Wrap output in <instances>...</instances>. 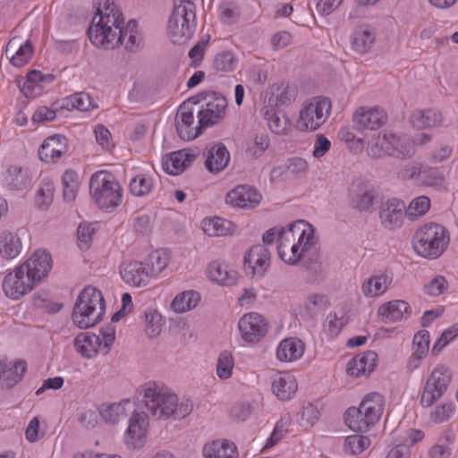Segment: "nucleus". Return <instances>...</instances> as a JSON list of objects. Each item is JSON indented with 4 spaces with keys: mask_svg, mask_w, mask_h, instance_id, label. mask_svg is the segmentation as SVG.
Returning <instances> with one entry per match:
<instances>
[{
    "mask_svg": "<svg viewBox=\"0 0 458 458\" xmlns=\"http://www.w3.org/2000/svg\"><path fill=\"white\" fill-rule=\"evenodd\" d=\"M124 408L123 403H111L103 405L99 411L102 418L109 423L114 424L119 421L121 415L123 413Z\"/></svg>",
    "mask_w": 458,
    "mask_h": 458,
    "instance_id": "obj_56",
    "label": "nucleus"
},
{
    "mask_svg": "<svg viewBox=\"0 0 458 458\" xmlns=\"http://www.w3.org/2000/svg\"><path fill=\"white\" fill-rule=\"evenodd\" d=\"M377 358V355L373 351H367L353 357L347 364V373L354 377L369 374L376 367Z\"/></svg>",
    "mask_w": 458,
    "mask_h": 458,
    "instance_id": "obj_27",
    "label": "nucleus"
},
{
    "mask_svg": "<svg viewBox=\"0 0 458 458\" xmlns=\"http://www.w3.org/2000/svg\"><path fill=\"white\" fill-rule=\"evenodd\" d=\"M124 19L121 10L114 2L106 0L103 9H98V16L92 20L88 29L90 42L104 49H114L119 47L116 32L123 27Z\"/></svg>",
    "mask_w": 458,
    "mask_h": 458,
    "instance_id": "obj_3",
    "label": "nucleus"
},
{
    "mask_svg": "<svg viewBox=\"0 0 458 458\" xmlns=\"http://www.w3.org/2000/svg\"><path fill=\"white\" fill-rule=\"evenodd\" d=\"M174 10L168 20L167 31L174 43L191 38L196 29L195 4L192 1L173 0Z\"/></svg>",
    "mask_w": 458,
    "mask_h": 458,
    "instance_id": "obj_6",
    "label": "nucleus"
},
{
    "mask_svg": "<svg viewBox=\"0 0 458 458\" xmlns=\"http://www.w3.org/2000/svg\"><path fill=\"white\" fill-rule=\"evenodd\" d=\"M307 251H302V245L293 243L288 249H284V254L279 256L283 261L289 265H295L298 261L305 256Z\"/></svg>",
    "mask_w": 458,
    "mask_h": 458,
    "instance_id": "obj_58",
    "label": "nucleus"
},
{
    "mask_svg": "<svg viewBox=\"0 0 458 458\" xmlns=\"http://www.w3.org/2000/svg\"><path fill=\"white\" fill-rule=\"evenodd\" d=\"M206 168L210 173L223 171L230 160V154L223 143L214 144L207 148L204 154Z\"/></svg>",
    "mask_w": 458,
    "mask_h": 458,
    "instance_id": "obj_24",
    "label": "nucleus"
},
{
    "mask_svg": "<svg viewBox=\"0 0 458 458\" xmlns=\"http://www.w3.org/2000/svg\"><path fill=\"white\" fill-rule=\"evenodd\" d=\"M447 282L444 276H437L424 286V292L429 296H439L447 289Z\"/></svg>",
    "mask_w": 458,
    "mask_h": 458,
    "instance_id": "obj_60",
    "label": "nucleus"
},
{
    "mask_svg": "<svg viewBox=\"0 0 458 458\" xmlns=\"http://www.w3.org/2000/svg\"><path fill=\"white\" fill-rule=\"evenodd\" d=\"M68 150V139L60 134L47 138L38 148V157L46 163H55Z\"/></svg>",
    "mask_w": 458,
    "mask_h": 458,
    "instance_id": "obj_21",
    "label": "nucleus"
},
{
    "mask_svg": "<svg viewBox=\"0 0 458 458\" xmlns=\"http://www.w3.org/2000/svg\"><path fill=\"white\" fill-rule=\"evenodd\" d=\"M116 38H119V46L125 41V48L130 52H136L141 45V38L138 35L137 21L130 20L126 27L116 32Z\"/></svg>",
    "mask_w": 458,
    "mask_h": 458,
    "instance_id": "obj_39",
    "label": "nucleus"
},
{
    "mask_svg": "<svg viewBox=\"0 0 458 458\" xmlns=\"http://www.w3.org/2000/svg\"><path fill=\"white\" fill-rule=\"evenodd\" d=\"M147 322L146 334L149 337H155L161 332V316L156 310L147 311L145 313Z\"/></svg>",
    "mask_w": 458,
    "mask_h": 458,
    "instance_id": "obj_57",
    "label": "nucleus"
},
{
    "mask_svg": "<svg viewBox=\"0 0 458 458\" xmlns=\"http://www.w3.org/2000/svg\"><path fill=\"white\" fill-rule=\"evenodd\" d=\"M203 231L208 236H224L234 232L236 225L230 220L222 217L204 219L202 223Z\"/></svg>",
    "mask_w": 458,
    "mask_h": 458,
    "instance_id": "obj_36",
    "label": "nucleus"
},
{
    "mask_svg": "<svg viewBox=\"0 0 458 458\" xmlns=\"http://www.w3.org/2000/svg\"><path fill=\"white\" fill-rule=\"evenodd\" d=\"M238 327L242 338L248 343H258L268 330L267 320L257 312L243 315L238 322Z\"/></svg>",
    "mask_w": 458,
    "mask_h": 458,
    "instance_id": "obj_13",
    "label": "nucleus"
},
{
    "mask_svg": "<svg viewBox=\"0 0 458 458\" xmlns=\"http://www.w3.org/2000/svg\"><path fill=\"white\" fill-rule=\"evenodd\" d=\"M359 407L375 426L380 420L385 407V398L378 393H370L364 396Z\"/></svg>",
    "mask_w": 458,
    "mask_h": 458,
    "instance_id": "obj_30",
    "label": "nucleus"
},
{
    "mask_svg": "<svg viewBox=\"0 0 458 458\" xmlns=\"http://www.w3.org/2000/svg\"><path fill=\"white\" fill-rule=\"evenodd\" d=\"M94 233L95 229L91 225H80L77 230V237L81 250H86L89 248V244L91 242Z\"/></svg>",
    "mask_w": 458,
    "mask_h": 458,
    "instance_id": "obj_61",
    "label": "nucleus"
},
{
    "mask_svg": "<svg viewBox=\"0 0 458 458\" xmlns=\"http://www.w3.org/2000/svg\"><path fill=\"white\" fill-rule=\"evenodd\" d=\"M20 267L37 284L47 276L52 267V259L46 250H38Z\"/></svg>",
    "mask_w": 458,
    "mask_h": 458,
    "instance_id": "obj_16",
    "label": "nucleus"
},
{
    "mask_svg": "<svg viewBox=\"0 0 458 458\" xmlns=\"http://www.w3.org/2000/svg\"><path fill=\"white\" fill-rule=\"evenodd\" d=\"M411 121L415 128L424 129L440 125L443 117L439 111L428 108L413 112Z\"/></svg>",
    "mask_w": 458,
    "mask_h": 458,
    "instance_id": "obj_38",
    "label": "nucleus"
},
{
    "mask_svg": "<svg viewBox=\"0 0 458 458\" xmlns=\"http://www.w3.org/2000/svg\"><path fill=\"white\" fill-rule=\"evenodd\" d=\"M261 194L252 186L242 184L226 194V202L241 208H253L261 200Z\"/></svg>",
    "mask_w": 458,
    "mask_h": 458,
    "instance_id": "obj_18",
    "label": "nucleus"
},
{
    "mask_svg": "<svg viewBox=\"0 0 458 458\" xmlns=\"http://www.w3.org/2000/svg\"><path fill=\"white\" fill-rule=\"evenodd\" d=\"M226 98L216 92H200L182 103L175 115L179 137L190 140L201 134L203 129L222 121L227 107Z\"/></svg>",
    "mask_w": 458,
    "mask_h": 458,
    "instance_id": "obj_1",
    "label": "nucleus"
},
{
    "mask_svg": "<svg viewBox=\"0 0 458 458\" xmlns=\"http://www.w3.org/2000/svg\"><path fill=\"white\" fill-rule=\"evenodd\" d=\"M420 181L426 186H439L444 182V175L435 167H422Z\"/></svg>",
    "mask_w": 458,
    "mask_h": 458,
    "instance_id": "obj_54",
    "label": "nucleus"
},
{
    "mask_svg": "<svg viewBox=\"0 0 458 458\" xmlns=\"http://www.w3.org/2000/svg\"><path fill=\"white\" fill-rule=\"evenodd\" d=\"M252 412V408L249 403H237L230 409L229 416L233 420L244 421Z\"/></svg>",
    "mask_w": 458,
    "mask_h": 458,
    "instance_id": "obj_59",
    "label": "nucleus"
},
{
    "mask_svg": "<svg viewBox=\"0 0 458 458\" xmlns=\"http://www.w3.org/2000/svg\"><path fill=\"white\" fill-rule=\"evenodd\" d=\"M26 369V362L23 360L12 364L5 360H0V386L12 388L21 380Z\"/></svg>",
    "mask_w": 458,
    "mask_h": 458,
    "instance_id": "obj_23",
    "label": "nucleus"
},
{
    "mask_svg": "<svg viewBox=\"0 0 458 458\" xmlns=\"http://www.w3.org/2000/svg\"><path fill=\"white\" fill-rule=\"evenodd\" d=\"M369 155L373 158L389 156L395 158H411L415 154L411 140L392 132L378 134L368 148Z\"/></svg>",
    "mask_w": 458,
    "mask_h": 458,
    "instance_id": "obj_8",
    "label": "nucleus"
},
{
    "mask_svg": "<svg viewBox=\"0 0 458 458\" xmlns=\"http://www.w3.org/2000/svg\"><path fill=\"white\" fill-rule=\"evenodd\" d=\"M352 121L354 127L359 131H374L386 124L387 115L386 112L379 107H360L353 114Z\"/></svg>",
    "mask_w": 458,
    "mask_h": 458,
    "instance_id": "obj_17",
    "label": "nucleus"
},
{
    "mask_svg": "<svg viewBox=\"0 0 458 458\" xmlns=\"http://www.w3.org/2000/svg\"><path fill=\"white\" fill-rule=\"evenodd\" d=\"M148 426V415L143 411H135L129 420V426L124 436L127 445L134 449L142 447Z\"/></svg>",
    "mask_w": 458,
    "mask_h": 458,
    "instance_id": "obj_19",
    "label": "nucleus"
},
{
    "mask_svg": "<svg viewBox=\"0 0 458 458\" xmlns=\"http://www.w3.org/2000/svg\"><path fill=\"white\" fill-rule=\"evenodd\" d=\"M298 236L299 244L302 245V251H309L314 245V229L304 220H298L289 225L288 229L281 228L278 231L277 250L279 256L284 254V249L294 243Z\"/></svg>",
    "mask_w": 458,
    "mask_h": 458,
    "instance_id": "obj_10",
    "label": "nucleus"
},
{
    "mask_svg": "<svg viewBox=\"0 0 458 458\" xmlns=\"http://www.w3.org/2000/svg\"><path fill=\"white\" fill-rule=\"evenodd\" d=\"M28 178L21 168L12 166L5 176L6 186L11 190H20L26 186Z\"/></svg>",
    "mask_w": 458,
    "mask_h": 458,
    "instance_id": "obj_51",
    "label": "nucleus"
},
{
    "mask_svg": "<svg viewBox=\"0 0 458 458\" xmlns=\"http://www.w3.org/2000/svg\"><path fill=\"white\" fill-rule=\"evenodd\" d=\"M25 437L30 443L37 442L44 437V432L39 430V420L38 417H34L30 421L25 431Z\"/></svg>",
    "mask_w": 458,
    "mask_h": 458,
    "instance_id": "obj_64",
    "label": "nucleus"
},
{
    "mask_svg": "<svg viewBox=\"0 0 458 458\" xmlns=\"http://www.w3.org/2000/svg\"><path fill=\"white\" fill-rule=\"evenodd\" d=\"M268 136L265 133H261L255 137L254 144L251 148H249V152L251 156L259 157L268 148Z\"/></svg>",
    "mask_w": 458,
    "mask_h": 458,
    "instance_id": "obj_63",
    "label": "nucleus"
},
{
    "mask_svg": "<svg viewBox=\"0 0 458 458\" xmlns=\"http://www.w3.org/2000/svg\"><path fill=\"white\" fill-rule=\"evenodd\" d=\"M208 273L210 280L221 284L232 285L237 281V273L229 270L225 264L217 261L209 264Z\"/></svg>",
    "mask_w": 458,
    "mask_h": 458,
    "instance_id": "obj_40",
    "label": "nucleus"
},
{
    "mask_svg": "<svg viewBox=\"0 0 458 458\" xmlns=\"http://www.w3.org/2000/svg\"><path fill=\"white\" fill-rule=\"evenodd\" d=\"M370 445L369 437L362 435L348 436L344 440V453L351 455H357L362 453Z\"/></svg>",
    "mask_w": 458,
    "mask_h": 458,
    "instance_id": "obj_46",
    "label": "nucleus"
},
{
    "mask_svg": "<svg viewBox=\"0 0 458 458\" xmlns=\"http://www.w3.org/2000/svg\"><path fill=\"white\" fill-rule=\"evenodd\" d=\"M409 309V304L404 301H392L379 307L378 315L386 323L395 322L403 319Z\"/></svg>",
    "mask_w": 458,
    "mask_h": 458,
    "instance_id": "obj_37",
    "label": "nucleus"
},
{
    "mask_svg": "<svg viewBox=\"0 0 458 458\" xmlns=\"http://www.w3.org/2000/svg\"><path fill=\"white\" fill-rule=\"evenodd\" d=\"M297 388V381L291 373L278 371L273 376L272 390L281 401L292 398L296 393Z\"/></svg>",
    "mask_w": 458,
    "mask_h": 458,
    "instance_id": "obj_25",
    "label": "nucleus"
},
{
    "mask_svg": "<svg viewBox=\"0 0 458 458\" xmlns=\"http://www.w3.org/2000/svg\"><path fill=\"white\" fill-rule=\"evenodd\" d=\"M35 284L34 281L19 266L13 272L5 276L3 282V290L7 297L13 300H19L30 292Z\"/></svg>",
    "mask_w": 458,
    "mask_h": 458,
    "instance_id": "obj_15",
    "label": "nucleus"
},
{
    "mask_svg": "<svg viewBox=\"0 0 458 458\" xmlns=\"http://www.w3.org/2000/svg\"><path fill=\"white\" fill-rule=\"evenodd\" d=\"M345 424L355 432H368L374 427L371 420L360 407H350L344 413Z\"/></svg>",
    "mask_w": 458,
    "mask_h": 458,
    "instance_id": "obj_35",
    "label": "nucleus"
},
{
    "mask_svg": "<svg viewBox=\"0 0 458 458\" xmlns=\"http://www.w3.org/2000/svg\"><path fill=\"white\" fill-rule=\"evenodd\" d=\"M168 256L161 250L151 252L146 263H144L145 273L148 277L156 276L161 273L168 265Z\"/></svg>",
    "mask_w": 458,
    "mask_h": 458,
    "instance_id": "obj_44",
    "label": "nucleus"
},
{
    "mask_svg": "<svg viewBox=\"0 0 458 458\" xmlns=\"http://www.w3.org/2000/svg\"><path fill=\"white\" fill-rule=\"evenodd\" d=\"M62 106L67 109H77L81 112H87L98 107L91 96L86 92L74 93L64 98Z\"/></svg>",
    "mask_w": 458,
    "mask_h": 458,
    "instance_id": "obj_43",
    "label": "nucleus"
},
{
    "mask_svg": "<svg viewBox=\"0 0 458 458\" xmlns=\"http://www.w3.org/2000/svg\"><path fill=\"white\" fill-rule=\"evenodd\" d=\"M375 42V33L369 25H360L352 35V48L358 54H366Z\"/></svg>",
    "mask_w": 458,
    "mask_h": 458,
    "instance_id": "obj_32",
    "label": "nucleus"
},
{
    "mask_svg": "<svg viewBox=\"0 0 458 458\" xmlns=\"http://www.w3.org/2000/svg\"><path fill=\"white\" fill-rule=\"evenodd\" d=\"M234 366L233 358L229 351H224L219 354L216 364V374L221 379H227L232 376Z\"/></svg>",
    "mask_w": 458,
    "mask_h": 458,
    "instance_id": "obj_53",
    "label": "nucleus"
},
{
    "mask_svg": "<svg viewBox=\"0 0 458 458\" xmlns=\"http://www.w3.org/2000/svg\"><path fill=\"white\" fill-rule=\"evenodd\" d=\"M54 198V184L51 182H45L38 191L37 202L38 205H49Z\"/></svg>",
    "mask_w": 458,
    "mask_h": 458,
    "instance_id": "obj_62",
    "label": "nucleus"
},
{
    "mask_svg": "<svg viewBox=\"0 0 458 458\" xmlns=\"http://www.w3.org/2000/svg\"><path fill=\"white\" fill-rule=\"evenodd\" d=\"M449 243L448 231L441 225L430 223L420 226L413 236V249L421 257L437 259Z\"/></svg>",
    "mask_w": 458,
    "mask_h": 458,
    "instance_id": "obj_5",
    "label": "nucleus"
},
{
    "mask_svg": "<svg viewBox=\"0 0 458 458\" xmlns=\"http://www.w3.org/2000/svg\"><path fill=\"white\" fill-rule=\"evenodd\" d=\"M330 110L331 102L327 98H313L300 111L297 127L301 131H316L326 123Z\"/></svg>",
    "mask_w": 458,
    "mask_h": 458,
    "instance_id": "obj_9",
    "label": "nucleus"
},
{
    "mask_svg": "<svg viewBox=\"0 0 458 458\" xmlns=\"http://www.w3.org/2000/svg\"><path fill=\"white\" fill-rule=\"evenodd\" d=\"M200 300V295L195 291H185L178 294L172 301L171 308L178 313L186 312L195 308Z\"/></svg>",
    "mask_w": 458,
    "mask_h": 458,
    "instance_id": "obj_45",
    "label": "nucleus"
},
{
    "mask_svg": "<svg viewBox=\"0 0 458 458\" xmlns=\"http://www.w3.org/2000/svg\"><path fill=\"white\" fill-rule=\"evenodd\" d=\"M106 303L101 291L94 286H86L79 294L72 318L80 328H89L103 319Z\"/></svg>",
    "mask_w": 458,
    "mask_h": 458,
    "instance_id": "obj_4",
    "label": "nucleus"
},
{
    "mask_svg": "<svg viewBox=\"0 0 458 458\" xmlns=\"http://www.w3.org/2000/svg\"><path fill=\"white\" fill-rule=\"evenodd\" d=\"M452 379L451 370L443 366L436 367L426 380L420 398L423 407H431L446 391Z\"/></svg>",
    "mask_w": 458,
    "mask_h": 458,
    "instance_id": "obj_11",
    "label": "nucleus"
},
{
    "mask_svg": "<svg viewBox=\"0 0 458 458\" xmlns=\"http://www.w3.org/2000/svg\"><path fill=\"white\" fill-rule=\"evenodd\" d=\"M77 174L74 171L67 170L62 176L63 196L65 201H72L76 198L78 190Z\"/></svg>",
    "mask_w": 458,
    "mask_h": 458,
    "instance_id": "obj_50",
    "label": "nucleus"
},
{
    "mask_svg": "<svg viewBox=\"0 0 458 458\" xmlns=\"http://www.w3.org/2000/svg\"><path fill=\"white\" fill-rule=\"evenodd\" d=\"M101 345L100 337L91 333H81L74 339L75 350L87 359L95 357Z\"/></svg>",
    "mask_w": 458,
    "mask_h": 458,
    "instance_id": "obj_31",
    "label": "nucleus"
},
{
    "mask_svg": "<svg viewBox=\"0 0 458 458\" xmlns=\"http://www.w3.org/2000/svg\"><path fill=\"white\" fill-rule=\"evenodd\" d=\"M238 64V59L231 51H223L216 55L213 68L221 72H233Z\"/></svg>",
    "mask_w": 458,
    "mask_h": 458,
    "instance_id": "obj_48",
    "label": "nucleus"
},
{
    "mask_svg": "<svg viewBox=\"0 0 458 458\" xmlns=\"http://www.w3.org/2000/svg\"><path fill=\"white\" fill-rule=\"evenodd\" d=\"M205 458H238L236 445L226 439L214 440L203 447Z\"/></svg>",
    "mask_w": 458,
    "mask_h": 458,
    "instance_id": "obj_28",
    "label": "nucleus"
},
{
    "mask_svg": "<svg viewBox=\"0 0 458 458\" xmlns=\"http://www.w3.org/2000/svg\"><path fill=\"white\" fill-rule=\"evenodd\" d=\"M430 208V199L427 196H420L415 198L410 203L405 214L411 219H415L427 213Z\"/></svg>",
    "mask_w": 458,
    "mask_h": 458,
    "instance_id": "obj_52",
    "label": "nucleus"
},
{
    "mask_svg": "<svg viewBox=\"0 0 458 458\" xmlns=\"http://www.w3.org/2000/svg\"><path fill=\"white\" fill-rule=\"evenodd\" d=\"M33 52L30 41L27 40L22 44H19L17 38L10 39L5 48L6 56L10 58L11 64L15 67L25 65L31 58Z\"/></svg>",
    "mask_w": 458,
    "mask_h": 458,
    "instance_id": "obj_22",
    "label": "nucleus"
},
{
    "mask_svg": "<svg viewBox=\"0 0 458 458\" xmlns=\"http://www.w3.org/2000/svg\"><path fill=\"white\" fill-rule=\"evenodd\" d=\"M304 353V344L298 338L283 340L276 350V356L281 361H293Z\"/></svg>",
    "mask_w": 458,
    "mask_h": 458,
    "instance_id": "obj_33",
    "label": "nucleus"
},
{
    "mask_svg": "<svg viewBox=\"0 0 458 458\" xmlns=\"http://www.w3.org/2000/svg\"><path fill=\"white\" fill-rule=\"evenodd\" d=\"M377 199V191L369 182L356 181L349 188L350 205L360 212L372 211Z\"/></svg>",
    "mask_w": 458,
    "mask_h": 458,
    "instance_id": "obj_12",
    "label": "nucleus"
},
{
    "mask_svg": "<svg viewBox=\"0 0 458 458\" xmlns=\"http://www.w3.org/2000/svg\"><path fill=\"white\" fill-rule=\"evenodd\" d=\"M429 332L420 330L413 337L414 352L410 357L408 368L411 370L419 367L420 360L427 355L429 349Z\"/></svg>",
    "mask_w": 458,
    "mask_h": 458,
    "instance_id": "obj_34",
    "label": "nucleus"
},
{
    "mask_svg": "<svg viewBox=\"0 0 458 458\" xmlns=\"http://www.w3.org/2000/svg\"><path fill=\"white\" fill-rule=\"evenodd\" d=\"M21 250V241L13 233L4 232L0 237V255L7 259L17 257Z\"/></svg>",
    "mask_w": 458,
    "mask_h": 458,
    "instance_id": "obj_42",
    "label": "nucleus"
},
{
    "mask_svg": "<svg viewBox=\"0 0 458 458\" xmlns=\"http://www.w3.org/2000/svg\"><path fill=\"white\" fill-rule=\"evenodd\" d=\"M327 298L323 294H310L305 302V309L310 317L316 316L320 310L327 307Z\"/></svg>",
    "mask_w": 458,
    "mask_h": 458,
    "instance_id": "obj_55",
    "label": "nucleus"
},
{
    "mask_svg": "<svg viewBox=\"0 0 458 458\" xmlns=\"http://www.w3.org/2000/svg\"><path fill=\"white\" fill-rule=\"evenodd\" d=\"M89 191L101 209H113L122 202V188L111 173L100 171L94 174L89 181Z\"/></svg>",
    "mask_w": 458,
    "mask_h": 458,
    "instance_id": "obj_7",
    "label": "nucleus"
},
{
    "mask_svg": "<svg viewBox=\"0 0 458 458\" xmlns=\"http://www.w3.org/2000/svg\"><path fill=\"white\" fill-rule=\"evenodd\" d=\"M195 155L180 150L173 152L168 158L163 161V169L172 175H178L182 173L195 160Z\"/></svg>",
    "mask_w": 458,
    "mask_h": 458,
    "instance_id": "obj_29",
    "label": "nucleus"
},
{
    "mask_svg": "<svg viewBox=\"0 0 458 458\" xmlns=\"http://www.w3.org/2000/svg\"><path fill=\"white\" fill-rule=\"evenodd\" d=\"M123 280L131 286H145L148 284V276L145 273L144 263L131 261L123 263L120 268Z\"/></svg>",
    "mask_w": 458,
    "mask_h": 458,
    "instance_id": "obj_26",
    "label": "nucleus"
},
{
    "mask_svg": "<svg viewBox=\"0 0 458 458\" xmlns=\"http://www.w3.org/2000/svg\"><path fill=\"white\" fill-rule=\"evenodd\" d=\"M141 393L147 411L157 420H166L170 417L181 420L192 411L193 404L191 400L179 402L176 394L156 382H148L142 386Z\"/></svg>",
    "mask_w": 458,
    "mask_h": 458,
    "instance_id": "obj_2",
    "label": "nucleus"
},
{
    "mask_svg": "<svg viewBox=\"0 0 458 458\" xmlns=\"http://www.w3.org/2000/svg\"><path fill=\"white\" fill-rule=\"evenodd\" d=\"M276 91L269 98V104L275 102L276 106H289L295 99L296 90L293 87L281 84L276 86Z\"/></svg>",
    "mask_w": 458,
    "mask_h": 458,
    "instance_id": "obj_47",
    "label": "nucleus"
},
{
    "mask_svg": "<svg viewBox=\"0 0 458 458\" xmlns=\"http://www.w3.org/2000/svg\"><path fill=\"white\" fill-rule=\"evenodd\" d=\"M391 282L392 278L386 275H375L362 284L361 291L366 297H377L386 291Z\"/></svg>",
    "mask_w": 458,
    "mask_h": 458,
    "instance_id": "obj_41",
    "label": "nucleus"
},
{
    "mask_svg": "<svg viewBox=\"0 0 458 458\" xmlns=\"http://www.w3.org/2000/svg\"><path fill=\"white\" fill-rule=\"evenodd\" d=\"M270 263L271 254L264 244L253 245L244 255V269L252 276L262 277Z\"/></svg>",
    "mask_w": 458,
    "mask_h": 458,
    "instance_id": "obj_14",
    "label": "nucleus"
},
{
    "mask_svg": "<svg viewBox=\"0 0 458 458\" xmlns=\"http://www.w3.org/2000/svg\"><path fill=\"white\" fill-rule=\"evenodd\" d=\"M153 187V180L147 174H138L133 177L130 183L129 189L132 195L137 197L145 196L149 193Z\"/></svg>",
    "mask_w": 458,
    "mask_h": 458,
    "instance_id": "obj_49",
    "label": "nucleus"
},
{
    "mask_svg": "<svg viewBox=\"0 0 458 458\" xmlns=\"http://www.w3.org/2000/svg\"><path fill=\"white\" fill-rule=\"evenodd\" d=\"M405 204L398 199H390L382 203L379 210L381 224L386 229L400 227L403 222Z\"/></svg>",
    "mask_w": 458,
    "mask_h": 458,
    "instance_id": "obj_20",
    "label": "nucleus"
}]
</instances>
